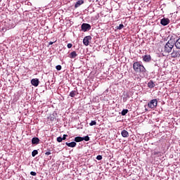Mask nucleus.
I'll return each instance as SVG.
<instances>
[{"label": "nucleus", "instance_id": "6e6552de", "mask_svg": "<svg viewBox=\"0 0 180 180\" xmlns=\"http://www.w3.org/2000/svg\"><path fill=\"white\" fill-rule=\"evenodd\" d=\"M142 60L144 63H150V61H151V56L144 55L142 56Z\"/></svg>", "mask_w": 180, "mask_h": 180}, {"label": "nucleus", "instance_id": "9b49d317", "mask_svg": "<svg viewBox=\"0 0 180 180\" xmlns=\"http://www.w3.org/2000/svg\"><path fill=\"white\" fill-rule=\"evenodd\" d=\"M65 144L66 146H68V147H71L72 148H74V147H77V143L74 141L70 143L66 142Z\"/></svg>", "mask_w": 180, "mask_h": 180}, {"label": "nucleus", "instance_id": "6ab92c4d", "mask_svg": "<svg viewBox=\"0 0 180 180\" xmlns=\"http://www.w3.org/2000/svg\"><path fill=\"white\" fill-rule=\"evenodd\" d=\"M128 112H129V110L124 109V110H122L121 115H122V116H126V115H127Z\"/></svg>", "mask_w": 180, "mask_h": 180}, {"label": "nucleus", "instance_id": "2eb2a0df", "mask_svg": "<svg viewBox=\"0 0 180 180\" xmlns=\"http://www.w3.org/2000/svg\"><path fill=\"white\" fill-rule=\"evenodd\" d=\"M175 47L180 50V38H179L174 43Z\"/></svg>", "mask_w": 180, "mask_h": 180}, {"label": "nucleus", "instance_id": "f03ea898", "mask_svg": "<svg viewBox=\"0 0 180 180\" xmlns=\"http://www.w3.org/2000/svg\"><path fill=\"white\" fill-rule=\"evenodd\" d=\"M174 44L172 43L171 40L168 41L163 49L164 53H171V51H172V49H174Z\"/></svg>", "mask_w": 180, "mask_h": 180}, {"label": "nucleus", "instance_id": "f8f14e48", "mask_svg": "<svg viewBox=\"0 0 180 180\" xmlns=\"http://www.w3.org/2000/svg\"><path fill=\"white\" fill-rule=\"evenodd\" d=\"M77 56L78 54H77V52L75 51H72L69 55L70 58H75Z\"/></svg>", "mask_w": 180, "mask_h": 180}, {"label": "nucleus", "instance_id": "20e7f679", "mask_svg": "<svg viewBox=\"0 0 180 180\" xmlns=\"http://www.w3.org/2000/svg\"><path fill=\"white\" fill-rule=\"evenodd\" d=\"M82 32H89L91 30V25L88 23H83L81 26Z\"/></svg>", "mask_w": 180, "mask_h": 180}, {"label": "nucleus", "instance_id": "b1692460", "mask_svg": "<svg viewBox=\"0 0 180 180\" xmlns=\"http://www.w3.org/2000/svg\"><path fill=\"white\" fill-rule=\"evenodd\" d=\"M56 70H57L58 71H61L62 67H61L60 65H56Z\"/></svg>", "mask_w": 180, "mask_h": 180}, {"label": "nucleus", "instance_id": "a878e982", "mask_svg": "<svg viewBox=\"0 0 180 180\" xmlns=\"http://www.w3.org/2000/svg\"><path fill=\"white\" fill-rule=\"evenodd\" d=\"M96 160H98V161H101V160H102V155H97Z\"/></svg>", "mask_w": 180, "mask_h": 180}, {"label": "nucleus", "instance_id": "4468645a", "mask_svg": "<svg viewBox=\"0 0 180 180\" xmlns=\"http://www.w3.org/2000/svg\"><path fill=\"white\" fill-rule=\"evenodd\" d=\"M82 4H84V0H79L76 2V4H75V8H79V6H81V5H82Z\"/></svg>", "mask_w": 180, "mask_h": 180}, {"label": "nucleus", "instance_id": "412c9836", "mask_svg": "<svg viewBox=\"0 0 180 180\" xmlns=\"http://www.w3.org/2000/svg\"><path fill=\"white\" fill-rule=\"evenodd\" d=\"M37 154H39V151H37V150H34L32 152V157H36V155H37Z\"/></svg>", "mask_w": 180, "mask_h": 180}, {"label": "nucleus", "instance_id": "1a4fd4ad", "mask_svg": "<svg viewBox=\"0 0 180 180\" xmlns=\"http://www.w3.org/2000/svg\"><path fill=\"white\" fill-rule=\"evenodd\" d=\"M40 143V139L37 137H34L32 139V144L33 146H37V144H39Z\"/></svg>", "mask_w": 180, "mask_h": 180}, {"label": "nucleus", "instance_id": "c85d7f7f", "mask_svg": "<svg viewBox=\"0 0 180 180\" xmlns=\"http://www.w3.org/2000/svg\"><path fill=\"white\" fill-rule=\"evenodd\" d=\"M68 137V135L64 134L63 136L62 137L63 140H65Z\"/></svg>", "mask_w": 180, "mask_h": 180}, {"label": "nucleus", "instance_id": "423d86ee", "mask_svg": "<svg viewBox=\"0 0 180 180\" xmlns=\"http://www.w3.org/2000/svg\"><path fill=\"white\" fill-rule=\"evenodd\" d=\"M160 24L162 25V26H167V25H169V19L165 18L161 19Z\"/></svg>", "mask_w": 180, "mask_h": 180}, {"label": "nucleus", "instance_id": "f3484780", "mask_svg": "<svg viewBox=\"0 0 180 180\" xmlns=\"http://www.w3.org/2000/svg\"><path fill=\"white\" fill-rule=\"evenodd\" d=\"M75 95H77V91H70L69 96H70L71 98H75Z\"/></svg>", "mask_w": 180, "mask_h": 180}, {"label": "nucleus", "instance_id": "7ed1b4c3", "mask_svg": "<svg viewBox=\"0 0 180 180\" xmlns=\"http://www.w3.org/2000/svg\"><path fill=\"white\" fill-rule=\"evenodd\" d=\"M157 105H158V100L153 99L148 103V108L150 109H155Z\"/></svg>", "mask_w": 180, "mask_h": 180}, {"label": "nucleus", "instance_id": "bb28decb", "mask_svg": "<svg viewBox=\"0 0 180 180\" xmlns=\"http://www.w3.org/2000/svg\"><path fill=\"white\" fill-rule=\"evenodd\" d=\"M30 175H32V176H36V175H37V174L36 173V172H31Z\"/></svg>", "mask_w": 180, "mask_h": 180}, {"label": "nucleus", "instance_id": "9d476101", "mask_svg": "<svg viewBox=\"0 0 180 180\" xmlns=\"http://www.w3.org/2000/svg\"><path fill=\"white\" fill-rule=\"evenodd\" d=\"M31 84L33 86H39V79H32L31 80Z\"/></svg>", "mask_w": 180, "mask_h": 180}, {"label": "nucleus", "instance_id": "aec40b11", "mask_svg": "<svg viewBox=\"0 0 180 180\" xmlns=\"http://www.w3.org/2000/svg\"><path fill=\"white\" fill-rule=\"evenodd\" d=\"M82 141H89L90 140V138L89 136H83L82 137Z\"/></svg>", "mask_w": 180, "mask_h": 180}, {"label": "nucleus", "instance_id": "5701e85b", "mask_svg": "<svg viewBox=\"0 0 180 180\" xmlns=\"http://www.w3.org/2000/svg\"><path fill=\"white\" fill-rule=\"evenodd\" d=\"M96 121L94 120V121H91L90 123H89V126H96Z\"/></svg>", "mask_w": 180, "mask_h": 180}, {"label": "nucleus", "instance_id": "393cba45", "mask_svg": "<svg viewBox=\"0 0 180 180\" xmlns=\"http://www.w3.org/2000/svg\"><path fill=\"white\" fill-rule=\"evenodd\" d=\"M57 141H58V143H61V141H63V137L58 136L57 138Z\"/></svg>", "mask_w": 180, "mask_h": 180}, {"label": "nucleus", "instance_id": "0eeeda50", "mask_svg": "<svg viewBox=\"0 0 180 180\" xmlns=\"http://www.w3.org/2000/svg\"><path fill=\"white\" fill-rule=\"evenodd\" d=\"M179 56H180V51H173V52L171 53L172 58H179Z\"/></svg>", "mask_w": 180, "mask_h": 180}, {"label": "nucleus", "instance_id": "7c9ffc66", "mask_svg": "<svg viewBox=\"0 0 180 180\" xmlns=\"http://www.w3.org/2000/svg\"><path fill=\"white\" fill-rule=\"evenodd\" d=\"M54 43H56V41L53 42V41H50L49 43V46H51L52 44H54Z\"/></svg>", "mask_w": 180, "mask_h": 180}, {"label": "nucleus", "instance_id": "2f4dec72", "mask_svg": "<svg viewBox=\"0 0 180 180\" xmlns=\"http://www.w3.org/2000/svg\"><path fill=\"white\" fill-rule=\"evenodd\" d=\"M154 67H158V64L157 63H155Z\"/></svg>", "mask_w": 180, "mask_h": 180}, {"label": "nucleus", "instance_id": "f257e3e1", "mask_svg": "<svg viewBox=\"0 0 180 180\" xmlns=\"http://www.w3.org/2000/svg\"><path fill=\"white\" fill-rule=\"evenodd\" d=\"M133 68L135 72H139L142 74H146L147 72V70H146V68H144V65H141L140 62L134 63Z\"/></svg>", "mask_w": 180, "mask_h": 180}, {"label": "nucleus", "instance_id": "c756f323", "mask_svg": "<svg viewBox=\"0 0 180 180\" xmlns=\"http://www.w3.org/2000/svg\"><path fill=\"white\" fill-rule=\"evenodd\" d=\"M51 155V152L50 151L45 153V155Z\"/></svg>", "mask_w": 180, "mask_h": 180}, {"label": "nucleus", "instance_id": "a211bd4d", "mask_svg": "<svg viewBox=\"0 0 180 180\" xmlns=\"http://www.w3.org/2000/svg\"><path fill=\"white\" fill-rule=\"evenodd\" d=\"M75 141L76 143H81V141H82V137L81 136H77L75 138Z\"/></svg>", "mask_w": 180, "mask_h": 180}, {"label": "nucleus", "instance_id": "dca6fc26", "mask_svg": "<svg viewBox=\"0 0 180 180\" xmlns=\"http://www.w3.org/2000/svg\"><path fill=\"white\" fill-rule=\"evenodd\" d=\"M148 88H154L155 86V84H154V82L153 81H150L148 83Z\"/></svg>", "mask_w": 180, "mask_h": 180}, {"label": "nucleus", "instance_id": "ddd939ff", "mask_svg": "<svg viewBox=\"0 0 180 180\" xmlns=\"http://www.w3.org/2000/svg\"><path fill=\"white\" fill-rule=\"evenodd\" d=\"M122 137L127 138L129 137V132L126 129H123L121 132Z\"/></svg>", "mask_w": 180, "mask_h": 180}, {"label": "nucleus", "instance_id": "39448f33", "mask_svg": "<svg viewBox=\"0 0 180 180\" xmlns=\"http://www.w3.org/2000/svg\"><path fill=\"white\" fill-rule=\"evenodd\" d=\"M92 39V37L91 36H86L83 39V44L84 46H89V41Z\"/></svg>", "mask_w": 180, "mask_h": 180}, {"label": "nucleus", "instance_id": "4be33fe9", "mask_svg": "<svg viewBox=\"0 0 180 180\" xmlns=\"http://www.w3.org/2000/svg\"><path fill=\"white\" fill-rule=\"evenodd\" d=\"M123 27H124V25L123 24H120L119 26L116 27V29H117V30H122Z\"/></svg>", "mask_w": 180, "mask_h": 180}, {"label": "nucleus", "instance_id": "cd10ccee", "mask_svg": "<svg viewBox=\"0 0 180 180\" xmlns=\"http://www.w3.org/2000/svg\"><path fill=\"white\" fill-rule=\"evenodd\" d=\"M67 47L68 49H71L72 47V44H68Z\"/></svg>", "mask_w": 180, "mask_h": 180}]
</instances>
